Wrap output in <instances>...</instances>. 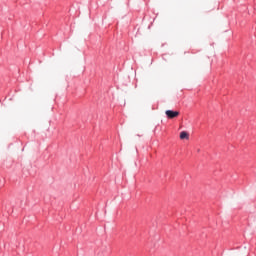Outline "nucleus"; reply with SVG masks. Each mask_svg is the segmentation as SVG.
<instances>
[{
  "mask_svg": "<svg viewBox=\"0 0 256 256\" xmlns=\"http://www.w3.org/2000/svg\"><path fill=\"white\" fill-rule=\"evenodd\" d=\"M165 114L168 119H175L176 117H179V111L166 110Z\"/></svg>",
  "mask_w": 256,
  "mask_h": 256,
  "instance_id": "nucleus-1",
  "label": "nucleus"
},
{
  "mask_svg": "<svg viewBox=\"0 0 256 256\" xmlns=\"http://www.w3.org/2000/svg\"><path fill=\"white\" fill-rule=\"evenodd\" d=\"M180 139H189V134L185 131L180 133Z\"/></svg>",
  "mask_w": 256,
  "mask_h": 256,
  "instance_id": "nucleus-2",
  "label": "nucleus"
}]
</instances>
